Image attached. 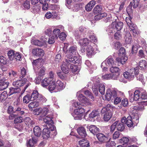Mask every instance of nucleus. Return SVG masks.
<instances>
[{
  "label": "nucleus",
  "mask_w": 147,
  "mask_h": 147,
  "mask_svg": "<svg viewBox=\"0 0 147 147\" xmlns=\"http://www.w3.org/2000/svg\"><path fill=\"white\" fill-rule=\"evenodd\" d=\"M38 138L35 137H32V139L27 141V144L28 147H34V144L37 143Z\"/></svg>",
  "instance_id": "obj_16"
},
{
  "label": "nucleus",
  "mask_w": 147,
  "mask_h": 147,
  "mask_svg": "<svg viewBox=\"0 0 147 147\" xmlns=\"http://www.w3.org/2000/svg\"><path fill=\"white\" fill-rule=\"evenodd\" d=\"M98 87L95 84L92 87V89L93 93L96 96L98 95Z\"/></svg>",
  "instance_id": "obj_64"
},
{
  "label": "nucleus",
  "mask_w": 147,
  "mask_h": 147,
  "mask_svg": "<svg viewBox=\"0 0 147 147\" xmlns=\"http://www.w3.org/2000/svg\"><path fill=\"white\" fill-rule=\"evenodd\" d=\"M147 53V51H146L145 50L143 49H141L139 51L138 55L140 58H144L146 56L145 54V53Z\"/></svg>",
  "instance_id": "obj_44"
},
{
  "label": "nucleus",
  "mask_w": 147,
  "mask_h": 147,
  "mask_svg": "<svg viewBox=\"0 0 147 147\" xmlns=\"http://www.w3.org/2000/svg\"><path fill=\"white\" fill-rule=\"evenodd\" d=\"M127 57H122L121 58L119 57L117 58L116 60V61L118 63L123 64L127 61Z\"/></svg>",
  "instance_id": "obj_43"
},
{
  "label": "nucleus",
  "mask_w": 147,
  "mask_h": 147,
  "mask_svg": "<svg viewBox=\"0 0 147 147\" xmlns=\"http://www.w3.org/2000/svg\"><path fill=\"white\" fill-rule=\"evenodd\" d=\"M18 112V113L20 115H23L24 112L23 110L20 105L17 102L14 104L13 107L9 106L7 109V112L9 114H11Z\"/></svg>",
  "instance_id": "obj_1"
},
{
  "label": "nucleus",
  "mask_w": 147,
  "mask_h": 147,
  "mask_svg": "<svg viewBox=\"0 0 147 147\" xmlns=\"http://www.w3.org/2000/svg\"><path fill=\"white\" fill-rule=\"evenodd\" d=\"M129 141V139L126 137H123L119 140L120 143L123 145L127 144Z\"/></svg>",
  "instance_id": "obj_53"
},
{
  "label": "nucleus",
  "mask_w": 147,
  "mask_h": 147,
  "mask_svg": "<svg viewBox=\"0 0 147 147\" xmlns=\"http://www.w3.org/2000/svg\"><path fill=\"white\" fill-rule=\"evenodd\" d=\"M5 79L3 77V79L0 80V90H3L6 88L8 86L9 83L5 82Z\"/></svg>",
  "instance_id": "obj_17"
},
{
  "label": "nucleus",
  "mask_w": 147,
  "mask_h": 147,
  "mask_svg": "<svg viewBox=\"0 0 147 147\" xmlns=\"http://www.w3.org/2000/svg\"><path fill=\"white\" fill-rule=\"evenodd\" d=\"M31 9L33 12L37 13L39 10V6L38 5H34L32 6Z\"/></svg>",
  "instance_id": "obj_61"
},
{
  "label": "nucleus",
  "mask_w": 147,
  "mask_h": 147,
  "mask_svg": "<svg viewBox=\"0 0 147 147\" xmlns=\"http://www.w3.org/2000/svg\"><path fill=\"white\" fill-rule=\"evenodd\" d=\"M32 98V93L31 94V96L28 94H26L23 98V102L26 104L28 103L30 101L33 100Z\"/></svg>",
  "instance_id": "obj_23"
},
{
  "label": "nucleus",
  "mask_w": 147,
  "mask_h": 147,
  "mask_svg": "<svg viewBox=\"0 0 147 147\" xmlns=\"http://www.w3.org/2000/svg\"><path fill=\"white\" fill-rule=\"evenodd\" d=\"M110 71L112 73H115L117 74V77H118L120 74V69L117 67H112L110 68Z\"/></svg>",
  "instance_id": "obj_32"
},
{
  "label": "nucleus",
  "mask_w": 147,
  "mask_h": 147,
  "mask_svg": "<svg viewBox=\"0 0 147 147\" xmlns=\"http://www.w3.org/2000/svg\"><path fill=\"white\" fill-rule=\"evenodd\" d=\"M131 30L130 31L132 32L133 35L134 36H136V34H138V30H137V27L136 25H134V26H132L130 28Z\"/></svg>",
  "instance_id": "obj_46"
},
{
  "label": "nucleus",
  "mask_w": 147,
  "mask_h": 147,
  "mask_svg": "<svg viewBox=\"0 0 147 147\" xmlns=\"http://www.w3.org/2000/svg\"><path fill=\"white\" fill-rule=\"evenodd\" d=\"M85 112V110L81 108L75 109L74 111V117L76 120L81 119L82 118L83 113Z\"/></svg>",
  "instance_id": "obj_6"
},
{
  "label": "nucleus",
  "mask_w": 147,
  "mask_h": 147,
  "mask_svg": "<svg viewBox=\"0 0 147 147\" xmlns=\"http://www.w3.org/2000/svg\"><path fill=\"white\" fill-rule=\"evenodd\" d=\"M67 63L66 62H63L61 65V69L65 74H67L69 72V69Z\"/></svg>",
  "instance_id": "obj_22"
},
{
  "label": "nucleus",
  "mask_w": 147,
  "mask_h": 147,
  "mask_svg": "<svg viewBox=\"0 0 147 147\" xmlns=\"http://www.w3.org/2000/svg\"><path fill=\"white\" fill-rule=\"evenodd\" d=\"M105 86L103 84H100L98 88V90L101 94L103 95L105 93Z\"/></svg>",
  "instance_id": "obj_52"
},
{
  "label": "nucleus",
  "mask_w": 147,
  "mask_h": 147,
  "mask_svg": "<svg viewBox=\"0 0 147 147\" xmlns=\"http://www.w3.org/2000/svg\"><path fill=\"white\" fill-rule=\"evenodd\" d=\"M125 42L127 44H130L131 42V36L129 32H127L125 35Z\"/></svg>",
  "instance_id": "obj_35"
},
{
  "label": "nucleus",
  "mask_w": 147,
  "mask_h": 147,
  "mask_svg": "<svg viewBox=\"0 0 147 147\" xmlns=\"http://www.w3.org/2000/svg\"><path fill=\"white\" fill-rule=\"evenodd\" d=\"M86 128L87 129H98L96 126L94 125H90L85 124L82 126L80 125H76L74 128L75 129H85Z\"/></svg>",
  "instance_id": "obj_11"
},
{
  "label": "nucleus",
  "mask_w": 147,
  "mask_h": 147,
  "mask_svg": "<svg viewBox=\"0 0 147 147\" xmlns=\"http://www.w3.org/2000/svg\"><path fill=\"white\" fill-rule=\"evenodd\" d=\"M132 120V117L131 116H128L126 118L125 124L129 127H131L133 126V122Z\"/></svg>",
  "instance_id": "obj_27"
},
{
  "label": "nucleus",
  "mask_w": 147,
  "mask_h": 147,
  "mask_svg": "<svg viewBox=\"0 0 147 147\" xmlns=\"http://www.w3.org/2000/svg\"><path fill=\"white\" fill-rule=\"evenodd\" d=\"M102 6L100 5H98L94 8L93 12L94 13L97 14L102 12Z\"/></svg>",
  "instance_id": "obj_26"
},
{
  "label": "nucleus",
  "mask_w": 147,
  "mask_h": 147,
  "mask_svg": "<svg viewBox=\"0 0 147 147\" xmlns=\"http://www.w3.org/2000/svg\"><path fill=\"white\" fill-rule=\"evenodd\" d=\"M56 83L54 80H53L49 85L48 89L50 91H52L56 89Z\"/></svg>",
  "instance_id": "obj_37"
},
{
  "label": "nucleus",
  "mask_w": 147,
  "mask_h": 147,
  "mask_svg": "<svg viewBox=\"0 0 147 147\" xmlns=\"http://www.w3.org/2000/svg\"><path fill=\"white\" fill-rule=\"evenodd\" d=\"M32 53L33 55L37 56H42L44 55L43 50L39 48L33 49Z\"/></svg>",
  "instance_id": "obj_13"
},
{
  "label": "nucleus",
  "mask_w": 147,
  "mask_h": 147,
  "mask_svg": "<svg viewBox=\"0 0 147 147\" xmlns=\"http://www.w3.org/2000/svg\"><path fill=\"white\" fill-rule=\"evenodd\" d=\"M24 120L23 118L19 116L17 117L14 120V122L15 123H21Z\"/></svg>",
  "instance_id": "obj_59"
},
{
  "label": "nucleus",
  "mask_w": 147,
  "mask_h": 147,
  "mask_svg": "<svg viewBox=\"0 0 147 147\" xmlns=\"http://www.w3.org/2000/svg\"><path fill=\"white\" fill-rule=\"evenodd\" d=\"M9 94L10 95L14 93H19L20 91V88H13L11 87L9 89Z\"/></svg>",
  "instance_id": "obj_31"
},
{
  "label": "nucleus",
  "mask_w": 147,
  "mask_h": 147,
  "mask_svg": "<svg viewBox=\"0 0 147 147\" xmlns=\"http://www.w3.org/2000/svg\"><path fill=\"white\" fill-rule=\"evenodd\" d=\"M60 30L59 29H54L53 32V36H54L56 39H57L59 36Z\"/></svg>",
  "instance_id": "obj_45"
},
{
  "label": "nucleus",
  "mask_w": 147,
  "mask_h": 147,
  "mask_svg": "<svg viewBox=\"0 0 147 147\" xmlns=\"http://www.w3.org/2000/svg\"><path fill=\"white\" fill-rule=\"evenodd\" d=\"M23 84L22 81L19 80L13 82V84L16 88H20V86H23Z\"/></svg>",
  "instance_id": "obj_42"
},
{
  "label": "nucleus",
  "mask_w": 147,
  "mask_h": 147,
  "mask_svg": "<svg viewBox=\"0 0 147 147\" xmlns=\"http://www.w3.org/2000/svg\"><path fill=\"white\" fill-rule=\"evenodd\" d=\"M140 99L143 100L147 99V93L145 90L140 89Z\"/></svg>",
  "instance_id": "obj_28"
},
{
  "label": "nucleus",
  "mask_w": 147,
  "mask_h": 147,
  "mask_svg": "<svg viewBox=\"0 0 147 147\" xmlns=\"http://www.w3.org/2000/svg\"><path fill=\"white\" fill-rule=\"evenodd\" d=\"M55 39H56V38H55L53 36H49L48 38V42L50 44H53L55 42Z\"/></svg>",
  "instance_id": "obj_57"
},
{
  "label": "nucleus",
  "mask_w": 147,
  "mask_h": 147,
  "mask_svg": "<svg viewBox=\"0 0 147 147\" xmlns=\"http://www.w3.org/2000/svg\"><path fill=\"white\" fill-rule=\"evenodd\" d=\"M125 129L124 124L121 123V122L116 121L113 123L111 126V129Z\"/></svg>",
  "instance_id": "obj_10"
},
{
  "label": "nucleus",
  "mask_w": 147,
  "mask_h": 147,
  "mask_svg": "<svg viewBox=\"0 0 147 147\" xmlns=\"http://www.w3.org/2000/svg\"><path fill=\"white\" fill-rule=\"evenodd\" d=\"M77 131L79 134L81 136V138H83L85 137L86 135V132L85 130V129H77Z\"/></svg>",
  "instance_id": "obj_38"
},
{
  "label": "nucleus",
  "mask_w": 147,
  "mask_h": 147,
  "mask_svg": "<svg viewBox=\"0 0 147 147\" xmlns=\"http://www.w3.org/2000/svg\"><path fill=\"white\" fill-rule=\"evenodd\" d=\"M40 117H42L45 116L49 111L48 109L44 108L43 109H40Z\"/></svg>",
  "instance_id": "obj_41"
},
{
  "label": "nucleus",
  "mask_w": 147,
  "mask_h": 147,
  "mask_svg": "<svg viewBox=\"0 0 147 147\" xmlns=\"http://www.w3.org/2000/svg\"><path fill=\"white\" fill-rule=\"evenodd\" d=\"M38 106V104L36 102H30L28 105V107L31 109L37 107Z\"/></svg>",
  "instance_id": "obj_56"
},
{
  "label": "nucleus",
  "mask_w": 147,
  "mask_h": 147,
  "mask_svg": "<svg viewBox=\"0 0 147 147\" xmlns=\"http://www.w3.org/2000/svg\"><path fill=\"white\" fill-rule=\"evenodd\" d=\"M89 41L86 38L80 39L79 41V43L81 45L86 46L88 44Z\"/></svg>",
  "instance_id": "obj_34"
},
{
  "label": "nucleus",
  "mask_w": 147,
  "mask_h": 147,
  "mask_svg": "<svg viewBox=\"0 0 147 147\" xmlns=\"http://www.w3.org/2000/svg\"><path fill=\"white\" fill-rule=\"evenodd\" d=\"M104 63L107 66H110L114 65L115 64L113 59L111 57H108L107 59L105 62L104 61L102 63L101 66H102Z\"/></svg>",
  "instance_id": "obj_15"
},
{
  "label": "nucleus",
  "mask_w": 147,
  "mask_h": 147,
  "mask_svg": "<svg viewBox=\"0 0 147 147\" xmlns=\"http://www.w3.org/2000/svg\"><path fill=\"white\" fill-rule=\"evenodd\" d=\"M121 105L119 106V108H122V106L125 107L127 106L128 105V101L127 99L125 98L123 99L121 101Z\"/></svg>",
  "instance_id": "obj_47"
},
{
  "label": "nucleus",
  "mask_w": 147,
  "mask_h": 147,
  "mask_svg": "<svg viewBox=\"0 0 147 147\" xmlns=\"http://www.w3.org/2000/svg\"><path fill=\"white\" fill-rule=\"evenodd\" d=\"M23 6L25 9H29L30 8V1L29 0L25 1L24 2Z\"/></svg>",
  "instance_id": "obj_51"
},
{
  "label": "nucleus",
  "mask_w": 147,
  "mask_h": 147,
  "mask_svg": "<svg viewBox=\"0 0 147 147\" xmlns=\"http://www.w3.org/2000/svg\"><path fill=\"white\" fill-rule=\"evenodd\" d=\"M56 129H43L42 136L44 139L53 138L57 134Z\"/></svg>",
  "instance_id": "obj_3"
},
{
  "label": "nucleus",
  "mask_w": 147,
  "mask_h": 147,
  "mask_svg": "<svg viewBox=\"0 0 147 147\" xmlns=\"http://www.w3.org/2000/svg\"><path fill=\"white\" fill-rule=\"evenodd\" d=\"M70 69L73 72H75L79 69V68L78 66L72 64L70 66Z\"/></svg>",
  "instance_id": "obj_55"
},
{
  "label": "nucleus",
  "mask_w": 147,
  "mask_h": 147,
  "mask_svg": "<svg viewBox=\"0 0 147 147\" xmlns=\"http://www.w3.org/2000/svg\"><path fill=\"white\" fill-rule=\"evenodd\" d=\"M114 74H109L105 75L102 76V77L103 79L106 80H109L113 79L114 80H117V76L114 77Z\"/></svg>",
  "instance_id": "obj_29"
},
{
  "label": "nucleus",
  "mask_w": 147,
  "mask_h": 147,
  "mask_svg": "<svg viewBox=\"0 0 147 147\" xmlns=\"http://www.w3.org/2000/svg\"><path fill=\"white\" fill-rule=\"evenodd\" d=\"M42 129H33V132L35 136L39 137L41 135L42 131Z\"/></svg>",
  "instance_id": "obj_54"
},
{
  "label": "nucleus",
  "mask_w": 147,
  "mask_h": 147,
  "mask_svg": "<svg viewBox=\"0 0 147 147\" xmlns=\"http://www.w3.org/2000/svg\"><path fill=\"white\" fill-rule=\"evenodd\" d=\"M96 137L98 140L101 142H107L108 139L107 137L102 133L97 134Z\"/></svg>",
  "instance_id": "obj_14"
},
{
  "label": "nucleus",
  "mask_w": 147,
  "mask_h": 147,
  "mask_svg": "<svg viewBox=\"0 0 147 147\" xmlns=\"http://www.w3.org/2000/svg\"><path fill=\"white\" fill-rule=\"evenodd\" d=\"M125 51V48L123 47H121L119 50V55L121 56L122 57H127L125 56L126 55Z\"/></svg>",
  "instance_id": "obj_50"
},
{
  "label": "nucleus",
  "mask_w": 147,
  "mask_h": 147,
  "mask_svg": "<svg viewBox=\"0 0 147 147\" xmlns=\"http://www.w3.org/2000/svg\"><path fill=\"white\" fill-rule=\"evenodd\" d=\"M42 61L41 59L40 58L34 60L32 62V64L33 66H38L41 63Z\"/></svg>",
  "instance_id": "obj_60"
},
{
  "label": "nucleus",
  "mask_w": 147,
  "mask_h": 147,
  "mask_svg": "<svg viewBox=\"0 0 147 147\" xmlns=\"http://www.w3.org/2000/svg\"><path fill=\"white\" fill-rule=\"evenodd\" d=\"M111 117V114H109V113L104 114L103 119L105 121H107L110 119Z\"/></svg>",
  "instance_id": "obj_63"
},
{
  "label": "nucleus",
  "mask_w": 147,
  "mask_h": 147,
  "mask_svg": "<svg viewBox=\"0 0 147 147\" xmlns=\"http://www.w3.org/2000/svg\"><path fill=\"white\" fill-rule=\"evenodd\" d=\"M138 70L137 69L131 68L124 72L123 75L125 78L127 79L129 81H131L134 79L136 73L138 72Z\"/></svg>",
  "instance_id": "obj_2"
},
{
  "label": "nucleus",
  "mask_w": 147,
  "mask_h": 147,
  "mask_svg": "<svg viewBox=\"0 0 147 147\" xmlns=\"http://www.w3.org/2000/svg\"><path fill=\"white\" fill-rule=\"evenodd\" d=\"M87 55L89 57H91L95 54V52L93 47L90 46H88L86 48Z\"/></svg>",
  "instance_id": "obj_20"
},
{
  "label": "nucleus",
  "mask_w": 147,
  "mask_h": 147,
  "mask_svg": "<svg viewBox=\"0 0 147 147\" xmlns=\"http://www.w3.org/2000/svg\"><path fill=\"white\" fill-rule=\"evenodd\" d=\"M79 144L82 147H88L89 146V143L88 140L82 139L79 141Z\"/></svg>",
  "instance_id": "obj_24"
},
{
  "label": "nucleus",
  "mask_w": 147,
  "mask_h": 147,
  "mask_svg": "<svg viewBox=\"0 0 147 147\" xmlns=\"http://www.w3.org/2000/svg\"><path fill=\"white\" fill-rule=\"evenodd\" d=\"M15 53L14 51H9L7 53V55L9 59L11 61H12L14 58V56Z\"/></svg>",
  "instance_id": "obj_40"
},
{
  "label": "nucleus",
  "mask_w": 147,
  "mask_h": 147,
  "mask_svg": "<svg viewBox=\"0 0 147 147\" xmlns=\"http://www.w3.org/2000/svg\"><path fill=\"white\" fill-rule=\"evenodd\" d=\"M53 80V79H51V78H46L42 81V85L44 87L47 86Z\"/></svg>",
  "instance_id": "obj_21"
},
{
  "label": "nucleus",
  "mask_w": 147,
  "mask_h": 147,
  "mask_svg": "<svg viewBox=\"0 0 147 147\" xmlns=\"http://www.w3.org/2000/svg\"><path fill=\"white\" fill-rule=\"evenodd\" d=\"M78 100L82 103L83 104V105H87L90 104L89 99H87L86 97L82 94H80L78 96Z\"/></svg>",
  "instance_id": "obj_9"
},
{
  "label": "nucleus",
  "mask_w": 147,
  "mask_h": 147,
  "mask_svg": "<svg viewBox=\"0 0 147 147\" xmlns=\"http://www.w3.org/2000/svg\"><path fill=\"white\" fill-rule=\"evenodd\" d=\"M134 100L137 101L140 99V89L136 90L134 92Z\"/></svg>",
  "instance_id": "obj_30"
},
{
  "label": "nucleus",
  "mask_w": 147,
  "mask_h": 147,
  "mask_svg": "<svg viewBox=\"0 0 147 147\" xmlns=\"http://www.w3.org/2000/svg\"><path fill=\"white\" fill-rule=\"evenodd\" d=\"M77 52V48L76 46L70 47L68 50V53L70 55H75Z\"/></svg>",
  "instance_id": "obj_33"
},
{
  "label": "nucleus",
  "mask_w": 147,
  "mask_h": 147,
  "mask_svg": "<svg viewBox=\"0 0 147 147\" xmlns=\"http://www.w3.org/2000/svg\"><path fill=\"white\" fill-rule=\"evenodd\" d=\"M123 26V23L122 22H113L111 26L113 28L115 29L117 31H119L122 29Z\"/></svg>",
  "instance_id": "obj_12"
},
{
  "label": "nucleus",
  "mask_w": 147,
  "mask_h": 147,
  "mask_svg": "<svg viewBox=\"0 0 147 147\" xmlns=\"http://www.w3.org/2000/svg\"><path fill=\"white\" fill-rule=\"evenodd\" d=\"M7 97V94L6 91H4L1 94H0V101L5 100Z\"/></svg>",
  "instance_id": "obj_39"
},
{
  "label": "nucleus",
  "mask_w": 147,
  "mask_h": 147,
  "mask_svg": "<svg viewBox=\"0 0 147 147\" xmlns=\"http://www.w3.org/2000/svg\"><path fill=\"white\" fill-rule=\"evenodd\" d=\"M131 117H132V119H133L134 120H136V123H138V122L139 116L138 114L137 113L133 112L132 113V116H131Z\"/></svg>",
  "instance_id": "obj_49"
},
{
  "label": "nucleus",
  "mask_w": 147,
  "mask_h": 147,
  "mask_svg": "<svg viewBox=\"0 0 147 147\" xmlns=\"http://www.w3.org/2000/svg\"><path fill=\"white\" fill-rule=\"evenodd\" d=\"M96 4V2L94 1H90L85 6V9L87 11H90Z\"/></svg>",
  "instance_id": "obj_18"
},
{
  "label": "nucleus",
  "mask_w": 147,
  "mask_h": 147,
  "mask_svg": "<svg viewBox=\"0 0 147 147\" xmlns=\"http://www.w3.org/2000/svg\"><path fill=\"white\" fill-rule=\"evenodd\" d=\"M33 44L35 45L38 46H42L43 45V42H41L38 40H35L33 41Z\"/></svg>",
  "instance_id": "obj_58"
},
{
  "label": "nucleus",
  "mask_w": 147,
  "mask_h": 147,
  "mask_svg": "<svg viewBox=\"0 0 147 147\" xmlns=\"http://www.w3.org/2000/svg\"><path fill=\"white\" fill-rule=\"evenodd\" d=\"M32 97L33 100H36L38 102H45L47 99L41 94H40L36 90H34L32 93Z\"/></svg>",
  "instance_id": "obj_5"
},
{
  "label": "nucleus",
  "mask_w": 147,
  "mask_h": 147,
  "mask_svg": "<svg viewBox=\"0 0 147 147\" xmlns=\"http://www.w3.org/2000/svg\"><path fill=\"white\" fill-rule=\"evenodd\" d=\"M99 114V112L97 111L93 110L90 114H89V118H93L98 115Z\"/></svg>",
  "instance_id": "obj_48"
},
{
  "label": "nucleus",
  "mask_w": 147,
  "mask_h": 147,
  "mask_svg": "<svg viewBox=\"0 0 147 147\" xmlns=\"http://www.w3.org/2000/svg\"><path fill=\"white\" fill-rule=\"evenodd\" d=\"M140 0H133L132 5L133 8H136L137 7L139 3Z\"/></svg>",
  "instance_id": "obj_62"
},
{
  "label": "nucleus",
  "mask_w": 147,
  "mask_h": 147,
  "mask_svg": "<svg viewBox=\"0 0 147 147\" xmlns=\"http://www.w3.org/2000/svg\"><path fill=\"white\" fill-rule=\"evenodd\" d=\"M24 121L25 124L28 126L29 128H31L34 127L33 125L34 123L29 117H26L25 118Z\"/></svg>",
  "instance_id": "obj_19"
},
{
  "label": "nucleus",
  "mask_w": 147,
  "mask_h": 147,
  "mask_svg": "<svg viewBox=\"0 0 147 147\" xmlns=\"http://www.w3.org/2000/svg\"><path fill=\"white\" fill-rule=\"evenodd\" d=\"M117 96V92L115 91L112 90L110 89H107L105 95L106 100L109 101L113 100Z\"/></svg>",
  "instance_id": "obj_7"
},
{
  "label": "nucleus",
  "mask_w": 147,
  "mask_h": 147,
  "mask_svg": "<svg viewBox=\"0 0 147 147\" xmlns=\"http://www.w3.org/2000/svg\"><path fill=\"white\" fill-rule=\"evenodd\" d=\"M53 117L52 115L49 116L48 115L45 117L43 118V121L46 123L43 126L47 127L44 129H55L56 127L53 125V122L52 119Z\"/></svg>",
  "instance_id": "obj_4"
},
{
  "label": "nucleus",
  "mask_w": 147,
  "mask_h": 147,
  "mask_svg": "<svg viewBox=\"0 0 147 147\" xmlns=\"http://www.w3.org/2000/svg\"><path fill=\"white\" fill-rule=\"evenodd\" d=\"M147 65V62L145 60H142L139 62V65L142 69H144L146 68Z\"/></svg>",
  "instance_id": "obj_36"
},
{
  "label": "nucleus",
  "mask_w": 147,
  "mask_h": 147,
  "mask_svg": "<svg viewBox=\"0 0 147 147\" xmlns=\"http://www.w3.org/2000/svg\"><path fill=\"white\" fill-rule=\"evenodd\" d=\"M56 89L58 90H61L64 88L63 83L60 80L57 81L56 83Z\"/></svg>",
  "instance_id": "obj_25"
},
{
  "label": "nucleus",
  "mask_w": 147,
  "mask_h": 147,
  "mask_svg": "<svg viewBox=\"0 0 147 147\" xmlns=\"http://www.w3.org/2000/svg\"><path fill=\"white\" fill-rule=\"evenodd\" d=\"M65 62L67 65H69L70 63H78L79 62V60L77 57L70 56L67 57V59L65 60Z\"/></svg>",
  "instance_id": "obj_8"
}]
</instances>
